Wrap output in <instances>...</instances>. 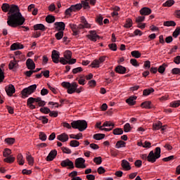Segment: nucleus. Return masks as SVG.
<instances>
[{"instance_id":"obj_45","label":"nucleus","mask_w":180,"mask_h":180,"mask_svg":"<svg viewBox=\"0 0 180 180\" xmlns=\"http://www.w3.org/2000/svg\"><path fill=\"white\" fill-rule=\"evenodd\" d=\"M70 147H79V141H78L77 140H72L70 142Z\"/></svg>"},{"instance_id":"obj_38","label":"nucleus","mask_w":180,"mask_h":180,"mask_svg":"<svg viewBox=\"0 0 180 180\" xmlns=\"http://www.w3.org/2000/svg\"><path fill=\"white\" fill-rule=\"evenodd\" d=\"M81 22L84 25L86 29L91 27V25H89V23H88V21H86L85 17H81Z\"/></svg>"},{"instance_id":"obj_57","label":"nucleus","mask_w":180,"mask_h":180,"mask_svg":"<svg viewBox=\"0 0 180 180\" xmlns=\"http://www.w3.org/2000/svg\"><path fill=\"white\" fill-rule=\"evenodd\" d=\"M96 22L98 23L101 26V25H103V17L102 15H98L96 18Z\"/></svg>"},{"instance_id":"obj_64","label":"nucleus","mask_w":180,"mask_h":180,"mask_svg":"<svg viewBox=\"0 0 180 180\" xmlns=\"http://www.w3.org/2000/svg\"><path fill=\"white\" fill-rule=\"evenodd\" d=\"M172 74H174V75H177L180 74V69L178 68H174L172 70Z\"/></svg>"},{"instance_id":"obj_37","label":"nucleus","mask_w":180,"mask_h":180,"mask_svg":"<svg viewBox=\"0 0 180 180\" xmlns=\"http://www.w3.org/2000/svg\"><path fill=\"white\" fill-rule=\"evenodd\" d=\"M27 161L28 162L29 165H33L34 164V158H33L31 155H26Z\"/></svg>"},{"instance_id":"obj_21","label":"nucleus","mask_w":180,"mask_h":180,"mask_svg":"<svg viewBox=\"0 0 180 180\" xmlns=\"http://www.w3.org/2000/svg\"><path fill=\"white\" fill-rule=\"evenodd\" d=\"M136 99H137L136 96H131L126 100V102H127V103H128V105L133 106L136 103V101H135Z\"/></svg>"},{"instance_id":"obj_11","label":"nucleus","mask_w":180,"mask_h":180,"mask_svg":"<svg viewBox=\"0 0 180 180\" xmlns=\"http://www.w3.org/2000/svg\"><path fill=\"white\" fill-rule=\"evenodd\" d=\"M8 68L9 70H12V71H16L18 68H19V64L18 63V61L16 60V58H14L13 60H11L8 64Z\"/></svg>"},{"instance_id":"obj_23","label":"nucleus","mask_w":180,"mask_h":180,"mask_svg":"<svg viewBox=\"0 0 180 180\" xmlns=\"http://www.w3.org/2000/svg\"><path fill=\"white\" fill-rule=\"evenodd\" d=\"M34 30L44 32V30H46V26H44L43 24H36L34 25Z\"/></svg>"},{"instance_id":"obj_52","label":"nucleus","mask_w":180,"mask_h":180,"mask_svg":"<svg viewBox=\"0 0 180 180\" xmlns=\"http://www.w3.org/2000/svg\"><path fill=\"white\" fill-rule=\"evenodd\" d=\"M180 34V27H177L176 28V30L174 31L173 34H172V36L173 37H178V36H179Z\"/></svg>"},{"instance_id":"obj_53","label":"nucleus","mask_w":180,"mask_h":180,"mask_svg":"<svg viewBox=\"0 0 180 180\" xmlns=\"http://www.w3.org/2000/svg\"><path fill=\"white\" fill-rule=\"evenodd\" d=\"M131 130V127H130L129 123H127L124 125V131L125 133H129Z\"/></svg>"},{"instance_id":"obj_46","label":"nucleus","mask_w":180,"mask_h":180,"mask_svg":"<svg viewBox=\"0 0 180 180\" xmlns=\"http://www.w3.org/2000/svg\"><path fill=\"white\" fill-rule=\"evenodd\" d=\"M94 162H95L97 165H101L102 164V157H96L94 158Z\"/></svg>"},{"instance_id":"obj_42","label":"nucleus","mask_w":180,"mask_h":180,"mask_svg":"<svg viewBox=\"0 0 180 180\" xmlns=\"http://www.w3.org/2000/svg\"><path fill=\"white\" fill-rule=\"evenodd\" d=\"M165 68H167V64L163 63L159 67L158 71L160 72V74H164V72H165Z\"/></svg>"},{"instance_id":"obj_8","label":"nucleus","mask_w":180,"mask_h":180,"mask_svg":"<svg viewBox=\"0 0 180 180\" xmlns=\"http://www.w3.org/2000/svg\"><path fill=\"white\" fill-rule=\"evenodd\" d=\"M106 60V56H101L99 59H96L91 63V65L93 68H99V65L102 64V63L105 62Z\"/></svg>"},{"instance_id":"obj_14","label":"nucleus","mask_w":180,"mask_h":180,"mask_svg":"<svg viewBox=\"0 0 180 180\" xmlns=\"http://www.w3.org/2000/svg\"><path fill=\"white\" fill-rule=\"evenodd\" d=\"M6 92L8 96H12L15 92V86L10 84L8 87H6Z\"/></svg>"},{"instance_id":"obj_30","label":"nucleus","mask_w":180,"mask_h":180,"mask_svg":"<svg viewBox=\"0 0 180 180\" xmlns=\"http://www.w3.org/2000/svg\"><path fill=\"white\" fill-rule=\"evenodd\" d=\"M40 98H33V97H30L27 99V105H33L34 102L37 103L39 101Z\"/></svg>"},{"instance_id":"obj_24","label":"nucleus","mask_w":180,"mask_h":180,"mask_svg":"<svg viewBox=\"0 0 180 180\" xmlns=\"http://www.w3.org/2000/svg\"><path fill=\"white\" fill-rule=\"evenodd\" d=\"M141 108H145V109H151L153 108L151 101H145L141 104Z\"/></svg>"},{"instance_id":"obj_56","label":"nucleus","mask_w":180,"mask_h":180,"mask_svg":"<svg viewBox=\"0 0 180 180\" xmlns=\"http://www.w3.org/2000/svg\"><path fill=\"white\" fill-rule=\"evenodd\" d=\"M130 63L131 65H134V67H139L140 64H139V62H137V60L132 58L130 60Z\"/></svg>"},{"instance_id":"obj_16","label":"nucleus","mask_w":180,"mask_h":180,"mask_svg":"<svg viewBox=\"0 0 180 180\" xmlns=\"http://www.w3.org/2000/svg\"><path fill=\"white\" fill-rule=\"evenodd\" d=\"M57 157V150H51L46 157V161H53Z\"/></svg>"},{"instance_id":"obj_20","label":"nucleus","mask_w":180,"mask_h":180,"mask_svg":"<svg viewBox=\"0 0 180 180\" xmlns=\"http://www.w3.org/2000/svg\"><path fill=\"white\" fill-rule=\"evenodd\" d=\"M23 47V44H20V43H14L11 46V50H22Z\"/></svg>"},{"instance_id":"obj_36","label":"nucleus","mask_w":180,"mask_h":180,"mask_svg":"<svg viewBox=\"0 0 180 180\" xmlns=\"http://www.w3.org/2000/svg\"><path fill=\"white\" fill-rule=\"evenodd\" d=\"M131 56L134 57V58H140L141 57V53L139 51H133L131 52Z\"/></svg>"},{"instance_id":"obj_13","label":"nucleus","mask_w":180,"mask_h":180,"mask_svg":"<svg viewBox=\"0 0 180 180\" xmlns=\"http://www.w3.org/2000/svg\"><path fill=\"white\" fill-rule=\"evenodd\" d=\"M26 65H27V68L28 70H34V68H36V64L34 63L33 60L31 58H28L26 60Z\"/></svg>"},{"instance_id":"obj_51","label":"nucleus","mask_w":180,"mask_h":180,"mask_svg":"<svg viewBox=\"0 0 180 180\" xmlns=\"http://www.w3.org/2000/svg\"><path fill=\"white\" fill-rule=\"evenodd\" d=\"M115 127V124L108 121L105 122L102 125V127Z\"/></svg>"},{"instance_id":"obj_34","label":"nucleus","mask_w":180,"mask_h":180,"mask_svg":"<svg viewBox=\"0 0 180 180\" xmlns=\"http://www.w3.org/2000/svg\"><path fill=\"white\" fill-rule=\"evenodd\" d=\"M126 147V142L123 141H118L115 144V148H122Z\"/></svg>"},{"instance_id":"obj_12","label":"nucleus","mask_w":180,"mask_h":180,"mask_svg":"<svg viewBox=\"0 0 180 180\" xmlns=\"http://www.w3.org/2000/svg\"><path fill=\"white\" fill-rule=\"evenodd\" d=\"M54 25L58 32H63V30H65V23L63 22H56L54 23Z\"/></svg>"},{"instance_id":"obj_26","label":"nucleus","mask_w":180,"mask_h":180,"mask_svg":"<svg viewBox=\"0 0 180 180\" xmlns=\"http://www.w3.org/2000/svg\"><path fill=\"white\" fill-rule=\"evenodd\" d=\"M162 127V122H158L153 123V130H160Z\"/></svg>"},{"instance_id":"obj_32","label":"nucleus","mask_w":180,"mask_h":180,"mask_svg":"<svg viewBox=\"0 0 180 180\" xmlns=\"http://www.w3.org/2000/svg\"><path fill=\"white\" fill-rule=\"evenodd\" d=\"M105 134H96L93 136V139H94V140H102L105 139Z\"/></svg>"},{"instance_id":"obj_28","label":"nucleus","mask_w":180,"mask_h":180,"mask_svg":"<svg viewBox=\"0 0 180 180\" xmlns=\"http://www.w3.org/2000/svg\"><path fill=\"white\" fill-rule=\"evenodd\" d=\"M17 160L19 165H23L25 164V159H23V155L22 153H19L18 155Z\"/></svg>"},{"instance_id":"obj_33","label":"nucleus","mask_w":180,"mask_h":180,"mask_svg":"<svg viewBox=\"0 0 180 180\" xmlns=\"http://www.w3.org/2000/svg\"><path fill=\"white\" fill-rule=\"evenodd\" d=\"M4 162H8V164H12V162H15V157H13L12 155L7 156L4 160Z\"/></svg>"},{"instance_id":"obj_61","label":"nucleus","mask_w":180,"mask_h":180,"mask_svg":"<svg viewBox=\"0 0 180 180\" xmlns=\"http://www.w3.org/2000/svg\"><path fill=\"white\" fill-rule=\"evenodd\" d=\"M78 72H82V68L78 67L72 70L73 74H78Z\"/></svg>"},{"instance_id":"obj_2","label":"nucleus","mask_w":180,"mask_h":180,"mask_svg":"<svg viewBox=\"0 0 180 180\" xmlns=\"http://www.w3.org/2000/svg\"><path fill=\"white\" fill-rule=\"evenodd\" d=\"M161 157V148L157 147L155 149V153L154 150H151L148 155L147 154H143L141 155V158L144 160L145 161H148V162H152V164H154L158 158Z\"/></svg>"},{"instance_id":"obj_44","label":"nucleus","mask_w":180,"mask_h":180,"mask_svg":"<svg viewBox=\"0 0 180 180\" xmlns=\"http://www.w3.org/2000/svg\"><path fill=\"white\" fill-rule=\"evenodd\" d=\"M175 4V1L174 0H168L165 3L163 4V6H167L171 7L172 5Z\"/></svg>"},{"instance_id":"obj_29","label":"nucleus","mask_w":180,"mask_h":180,"mask_svg":"<svg viewBox=\"0 0 180 180\" xmlns=\"http://www.w3.org/2000/svg\"><path fill=\"white\" fill-rule=\"evenodd\" d=\"M46 22H47V23H54V22H56V17L49 15L46 17Z\"/></svg>"},{"instance_id":"obj_19","label":"nucleus","mask_w":180,"mask_h":180,"mask_svg":"<svg viewBox=\"0 0 180 180\" xmlns=\"http://www.w3.org/2000/svg\"><path fill=\"white\" fill-rule=\"evenodd\" d=\"M57 139L62 143H65V141H68V134L63 133L57 136Z\"/></svg>"},{"instance_id":"obj_5","label":"nucleus","mask_w":180,"mask_h":180,"mask_svg":"<svg viewBox=\"0 0 180 180\" xmlns=\"http://www.w3.org/2000/svg\"><path fill=\"white\" fill-rule=\"evenodd\" d=\"M37 88V84H32L28 87L23 89L21 91V95H22V99L29 98V96L32 95V94H34V91H36Z\"/></svg>"},{"instance_id":"obj_15","label":"nucleus","mask_w":180,"mask_h":180,"mask_svg":"<svg viewBox=\"0 0 180 180\" xmlns=\"http://www.w3.org/2000/svg\"><path fill=\"white\" fill-rule=\"evenodd\" d=\"M140 14L142 16H148V15H151V8L143 7L140 10Z\"/></svg>"},{"instance_id":"obj_35","label":"nucleus","mask_w":180,"mask_h":180,"mask_svg":"<svg viewBox=\"0 0 180 180\" xmlns=\"http://www.w3.org/2000/svg\"><path fill=\"white\" fill-rule=\"evenodd\" d=\"M64 58L68 61L70 58H72V53L70 51H66L64 53Z\"/></svg>"},{"instance_id":"obj_62","label":"nucleus","mask_w":180,"mask_h":180,"mask_svg":"<svg viewBox=\"0 0 180 180\" xmlns=\"http://www.w3.org/2000/svg\"><path fill=\"white\" fill-rule=\"evenodd\" d=\"M59 63H60V64H63V65H66V64H68V60H67L65 58H60Z\"/></svg>"},{"instance_id":"obj_31","label":"nucleus","mask_w":180,"mask_h":180,"mask_svg":"<svg viewBox=\"0 0 180 180\" xmlns=\"http://www.w3.org/2000/svg\"><path fill=\"white\" fill-rule=\"evenodd\" d=\"M112 134L115 136H120L123 134V129L121 128H115V129H113Z\"/></svg>"},{"instance_id":"obj_59","label":"nucleus","mask_w":180,"mask_h":180,"mask_svg":"<svg viewBox=\"0 0 180 180\" xmlns=\"http://www.w3.org/2000/svg\"><path fill=\"white\" fill-rule=\"evenodd\" d=\"M108 47L110 50H112V51H116V50H117V46L116 45V44H109Z\"/></svg>"},{"instance_id":"obj_10","label":"nucleus","mask_w":180,"mask_h":180,"mask_svg":"<svg viewBox=\"0 0 180 180\" xmlns=\"http://www.w3.org/2000/svg\"><path fill=\"white\" fill-rule=\"evenodd\" d=\"M51 58L53 63H55V64H58V63H60V52L53 50L51 53Z\"/></svg>"},{"instance_id":"obj_7","label":"nucleus","mask_w":180,"mask_h":180,"mask_svg":"<svg viewBox=\"0 0 180 180\" xmlns=\"http://www.w3.org/2000/svg\"><path fill=\"white\" fill-rule=\"evenodd\" d=\"M75 165L76 168H86L85 165V159L82 158H78L75 160Z\"/></svg>"},{"instance_id":"obj_25","label":"nucleus","mask_w":180,"mask_h":180,"mask_svg":"<svg viewBox=\"0 0 180 180\" xmlns=\"http://www.w3.org/2000/svg\"><path fill=\"white\" fill-rule=\"evenodd\" d=\"M70 8H72V11H73V12H77V11H80V9L82 8V4H77L75 5H72Z\"/></svg>"},{"instance_id":"obj_55","label":"nucleus","mask_w":180,"mask_h":180,"mask_svg":"<svg viewBox=\"0 0 180 180\" xmlns=\"http://www.w3.org/2000/svg\"><path fill=\"white\" fill-rule=\"evenodd\" d=\"M180 105V101H175L170 103L172 108H178Z\"/></svg>"},{"instance_id":"obj_27","label":"nucleus","mask_w":180,"mask_h":180,"mask_svg":"<svg viewBox=\"0 0 180 180\" xmlns=\"http://www.w3.org/2000/svg\"><path fill=\"white\" fill-rule=\"evenodd\" d=\"M131 26H133V20L131 18H127L124 27L126 29H130Z\"/></svg>"},{"instance_id":"obj_22","label":"nucleus","mask_w":180,"mask_h":180,"mask_svg":"<svg viewBox=\"0 0 180 180\" xmlns=\"http://www.w3.org/2000/svg\"><path fill=\"white\" fill-rule=\"evenodd\" d=\"M70 28L72 29V31L73 32V36H77V34H79V32L78 31V25L70 24Z\"/></svg>"},{"instance_id":"obj_39","label":"nucleus","mask_w":180,"mask_h":180,"mask_svg":"<svg viewBox=\"0 0 180 180\" xmlns=\"http://www.w3.org/2000/svg\"><path fill=\"white\" fill-rule=\"evenodd\" d=\"M154 92V89L150 88V89H146L143 90V94L144 96H148L150 94H153Z\"/></svg>"},{"instance_id":"obj_18","label":"nucleus","mask_w":180,"mask_h":180,"mask_svg":"<svg viewBox=\"0 0 180 180\" xmlns=\"http://www.w3.org/2000/svg\"><path fill=\"white\" fill-rule=\"evenodd\" d=\"M115 71L117 74H126V71H127V70L124 66L118 65L115 68Z\"/></svg>"},{"instance_id":"obj_17","label":"nucleus","mask_w":180,"mask_h":180,"mask_svg":"<svg viewBox=\"0 0 180 180\" xmlns=\"http://www.w3.org/2000/svg\"><path fill=\"white\" fill-rule=\"evenodd\" d=\"M121 165H122V168H124V169H125V171H130V169H131L130 163L126 160H122Z\"/></svg>"},{"instance_id":"obj_4","label":"nucleus","mask_w":180,"mask_h":180,"mask_svg":"<svg viewBox=\"0 0 180 180\" xmlns=\"http://www.w3.org/2000/svg\"><path fill=\"white\" fill-rule=\"evenodd\" d=\"M71 127L72 129H79V131H84V130H86V127H88V123L86 120H79L72 122Z\"/></svg>"},{"instance_id":"obj_3","label":"nucleus","mask_w":180,"mask_h":180,"mask_svg":"<svg viewBox=\"0 0 180 180\" xmlns=\"http://www.w3.org/2000/svg\"><path fill=\"white\" fill-rule=\"evenodd\" d=\"M61 85L63 88H66V89H68V94H75V92H77V94H81V92H82V89H84L82 86L78 88V84H77V82L70 83L68 82H63Z\"/></svg>"},{"instance_id":"obj_50","label":"nucleus","mask_w":180,"mask_h":180,"mask_svg":"<svg viewBox=\"0 0 180 180\" xmlns=\"http://www.w3.org/2000/svg\"><path fill=\"white\" fill-rule=\"evenodd\" d=\"M70 137L71 139H75V140H79V139H81V137H82V133H79L77 135H75V134H70Z\"/></svg>"},{"instance_id":"obj_1","label":"nucleus","mask_w":180,"mask_h":180,"mask_svg":"<svg viewBox=\"0 0 180 180\" xmlns=\"http://www.w3.org/2000/svg\"><path fill=\"white\" fill-rule=\"evenodd\" d=\"M3 12H8L7 25L11 27H18L22 26L25 23L26 19L24 18L19 10V7L15 4L9 5L8 3H4L1 6Z\"/></svg>"},{"instance_id":"obj_43","label":"nucleus","mask_w":180,"mask_h":180,"mask_svg":"<svg viewBox=\"0 0 180 180\" xmlns=\"http://www.w3.org/2000/svg\"><path fill=\"white\" fill-rule=\"evenodd\" d=\"M63 36H64L63 31H59L58 33L55 34V37L57 40H61V39H63Z\"/></svg>"},{"instance_id":"obj_48","label":"nucleus","mask_w":180,"mask_h":180,"mask_svg":"<svg viewBox=\"0 0 180 180\" xmlns=\"http://www.w3.org/2000/svg\"><path fill=\"white\" fill-rule=\"evenodd\" d=\"M11 154H12V150H11V149L9 148H6L3 153V155L4 157H10L9 155H11Z\"/></svg>"},{"instance_id":"obj_47","label":"nucleus","mask_w":180,"mask_h":180,"mask_svg":"<svg viewBox=\"0 0 180 180\" xmlns=\"http://www.w3.org/2000/svg\"><path fill=\"white\" fill-rule=\"evenodd\" d=\"M37 119L38 120H41L43 124H46V123H49V119H47L46 116H40Z\"/></svg>"},{"instance_id":"obj_9","label":"nucleus","mask_w":180,"mask_h":180,"mask_svg":"<svg viewBox=\"0 0 180 180\" xmlns=\"http://www.w3.org/2000/svg\"><path fill=\"white\" fill-rule=\"evenodd\" d=\"M86 37L91 41H96L98 39H100L99 35L96 34V31L95 30L89 31V34H87Z\"/></svg>"},{"instance_id":"obj_54","label":"nucleus","mask_w":180,"mask_h":180,"mask_svg":"<svg viewBox=\"0 0 180 180\" xmlns=\"http://www.w3.org/2000/svg\"><path fill=\"white\" fill-rule=\"evenodd\" d=\"M39 139L41 141H46L47 140V135L44 132H39Z\"/></svg>"},{"instance_id":"obj_41","label":"nucleus","mask_w":180,"mask_h":180,"mask_svg":"<svg viewBox=\"0 0 180 180\" xmlns=\"http://www.w3.org/2000/svg\"><path fill=\"white\" fill-rule=\"evenodd\" d=\"M163 25L164 26H167V27H169V26H176V22L172 20L165 21L164 22Z\"/></svg>"},{"instance_id":"obj_49","label":"nucleus","mask_w":180,"mask_h":180,"mask_svg":"<svg viewBox=\"0 0 180 180\" xmlns=\"http://www.w3.org/2000/svg\"><path fill=\"white\" fill-rule=\"evenodd\" d=\"M38 99H39L38 101H37V103H38V105L41 108H43L44 106H46V101H42L41 98L38 97Z\"/></svg>"},{"instance_id":"obj_40","label":"nucleus","mask_w":180,"mask_h":180,"mask_svg":"<svg viewBox=\"0 0 180 180\" xmlns=\"http://www.w3.org/2000/svg\"><path fill=\"white\" fill-rule=\"evenodd\" d=\"M39 111L41 113H44V115H49V113L51 112V110L47 107H43L39 109Z\"/></svg>"},{"instance_id":"obj_60","label":"nucleus","mask_w":180,"mask_h":180,"mask_svg":"<svg viewBox=\"0 0 180 180\" xmlns=\"http://www.w3.org/2000/svg\"><path fill=\"white\" fill-rule=\"evenodd\" d=\"M61 150H62L63 153H65V154H71V153H72L70 149L68 148L62 147Z\"/></svg>"},{"instance_id":"obj_58","label":"nucleus","mask_w":180,"mask_h":180,"mask_svg":"<svg viewBox=\"0 0 180 180\" xmlns=\"http://www.w3.org/2000/svg\"><path fill=\"white\" fill-rule=\"evenodd\" d=\"M5 141L7 143V144L12 145L13 143H15V139L14 138H6L5 139Z\"/></svg>"},{"instance_id":"obj_63","label":"nucleus","mask_w":180,"mask_h":180,"mask_svg":"<svg viewBox=\"0 0 180 180\" xmlns=\"http://www.w3.org/2000/svg\"><path fill=\"white\" fill-rule=\"evenodd\" d=\"M49 116L51 117H57V116H58V111H51V112H49Z\"/></svg>"},{"instance_id":"obj_6","label":"nucleus","mask_w":180,"mask_h":180,"mask_svg":"<svg viewBox=\"0 0 180 180\" xmlns=\"http://www.w3.org/2000/svg\"><path fill=\"white\" fill-rule=\"evenodd\" d=\"M60 165H61V167H68V169H74V168H75L74 162H72V161L70 160V159H65V160H63L60 162Z\"/></svg>"}]
</instances>
